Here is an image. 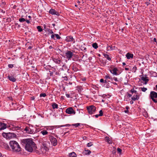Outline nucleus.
Here are the masks:
<instances>
[{
    "label": "nucleus",
    "mask_w": 157,
    "mask_h": 157,
    "mask_svg": "<svg viewBox=\"0 0 157 157\" xmlns=\"http://www.w3.org/2000/svg\"><path fill=\"white\" fill-rule=\"evenodd\" d=\"M55 36V34H52L51 35V38H52V39H53L55 40V39H54Z\"/></svg>",
    "instance_id": "obj_47"
},
{
    "label": "nucleus",
    "mask_w": 157,
    "mask_h": 157,
    "mask_svg": "<svg viewBox=\"0 0 157 157\" xmlns=\"http://www.w3.org/2000/svg\"><path fill=\"white\" fill-rule=\"evenodd\" d=\"M44 30H45V31H48L49 29V26H48L46 25H44Z\"/></svg>",
    "instance_id": "obj_24"
},
{
    "label": "nucleus",
    "mask_w": 157,
    "mask_h": 157,
    "mask_svg": "<svg viewBox=\"0 0 157 157\" xmlns=\"http://www.w3.org/2000/svg\"><path fill=\"white\" fill-rule=\"evenodd\" d=\"M110 71L113 75H118V74L117 72V71H118V70L117 67H115L113 69V70H110Z\"/></svg>",
    "instance_id": "obj_12"
},
{
    "label": "nucleus",
    "mask_w": 157,
    "mask_h": 157,
    "mask_svg": "<svg viewBox=\"0 0 157 157\" xmlns=\"http://www.w3.org/2000/svg\"><path fill=\"white\" fill-rule=\"evenodd\" d=\"M21 144L25 147L26 150L29 152H32L33 150L37 148L36 144L32 139H23L21 140Z\"/></svg>",
    "instance_id": "obj_1"
},
{
    "label": "nucleus",
    "mask_w": 157,
    "mask_h": 157,
    "mask_svg": "<svg viewBox=\"0 0 157 157\" xmlns=\"http://www.w3.org/2000/svg\"><path fill=\"white\" fill-rule=\"evenodd\" d=\"M36 28L39 32H41L43 31V29L40 26H37Z\"/></svg>",
    "instance_id": "obj_29"
},
{
    "label": "nucleus",
    "mask_w": 157,
    "mask_h": 157,
    "mask_svg": "<svg viewBox=\"0 0 157 157\" xmlns=\"http://www.w3.org/2000/svg\"><path fill=\"white\" fill-rule=\"evenodd\" d=\"M73 55V54L72 52L70 51H67V52L65 53V56L68 59H71Z\"/></svg>",
    "instance_id": "obj_11"
},
{
    "label": "nucleus",
    "mask_w": 157,
    "mask_h": 157,
    "mask_svg": "<svg viewBox=\"0 0 157 157\" xmlns=\"http://www.w3.org/2000/svg\"><path fill=\"white\" fill-rule=\"evenodd\" d=\"M105 78L106 79H110L111 81H113V78H112L111 77L109 76V75H105Z\"/></svg>",
    "instance_id": "obj_30"
},
{
    "label": "nucleus",
    "mask_w": 157,
    "mask_h": 157,
    "mask_svg": "<svg viewBox=\"0 0 157 157\" xmlns=\"http://www.w3.org/2000/svg\"><path fill=\"white\" fill-rule=\"evenodd\" d=\"M134 101L138 100L139 99V96L137 95H134L131 98Z\"/></svg>",
    "instance_id": "obj_20"
},
{
    "label": "nucleus",
    "mask_w": 157,
    "mask_h": 157,
    "mask_svg": "<svg viewBox=\"0 0 157 157\" xmlns=\"http://www.w3.org/2000/svg\"><path fill=\"white\" fill-rule=\"evenodd\" d=\"M88 113L90 114H93L96 111V108L93 105L87 107Z\"/></svg>",
    "instance_id": "obj_4"
},
{
    "label": "nucleus",
    "mask_w": 157,
    "mask_h": 157,
    "mask_svg": "<svg viewBox=\"0 0 157 157\" xmlns=\"http://www.w3.org/2000/svg\"><path fill=\"white\" fill-rule=\"evenodd\" d=\"M147 78V77H142L141 78V79L144 82V83L145 84H146L149 80Z\"/></svg>",
    "instance_id": "obj_19"
},
{
    "label": "nucleus",
    "mask_w": 157,
    "mask_h": 157,
    "mask_svg": "<svg viewBox=\"0 0 157 157\" xmlns=\"http://www.w3.org/2000/svg\"><path fill=\"white\" fill-rule=\"evenodd\" d=\"M69 156L70 157H76V154L75 152H73L69 154Z\"/></svg>",
    "instance_id": "obj_23"
},
{
    "label": "nucleus",
    "mask_w": 157,
    "mask_h": 157,
    "mask_svg": "<svg viewBox=\"0 0 157 157\" xmlns=\"http://www.w3.org/2000/svg\"><path fill=\"white\" fill-rule=\"evenodd\" d=\"M71 124H65V125H61V126H60L59 127H64V126H71Z\"/></svg>",
    "instance_id": "obj_42"
},
{
    "label": "nucleus",
    "mask_w": 157,
    "mask_h": 157,
    "mask_svg": "<svg viewBox=\"0 0 157 157\" xmlns=\"http://www.w3.org/2000/svg\"><path fill=\"white\" fill-rule=\"evenodd\" d=\"M52 106L53 109H57L58 108V105L55 102L52 103Z\"/></svg>",
    "instance_id": "obj_21"
},
{
    "label": "nucleus",
    "mask_w": 157,
    "mask_h": 157,
    "mask_svg": "<svg viewBox=\"0 0 157 157\" xmlns=\"http://www.w3.org/2000/svg\"><path fill=\"white\" fill-rule=\"evenodd\" d=\"M145 3L146 4L147 6H148L150 4V3L148 2H146Z\"/></svg>",
    "instance_id": "obj_62"
},
{
    "label": "nucleus",
    "mask_w": 157,
    "mask_h": 157,
    "mask_svg": "<svg viewBox=\"0 0 157 157\" xmlns=\"http://www.w3.org/2000/svg\"><path fill=\"white\" fill-rule=\"evenodd\" d=\"M43 135H45L47 134L48 133V132L46 130H43L40 132Z\"/></svg>",
    "instance_id": "obj_26"
},
{
    "label": "nucleus",
    "mask_w": 157,
    "mask_h": 157,
    "mask_svg": "<svg viewBox=\"0 0 157 157\" xmlns=\"http://www.w3.org/2000/svg\"><path fill=\"white\" fill-rule=\"evenodd\" d=\"M113 78V80L114 79L116 81H118L116 77H114Z\"/></svg>",
    "instance_id": "obj_48"
},
{
    "label": "nucleus",
    "mask_w": 157,
    "mask_h": 157,
    "mask_svg": "<svg viewBox=\"0 0 157 157\" xmlns=\"http://www.w3.org/2000/svg\"><path fill=\"white\" fill-rule=\"evenodd\" d=\"M49 138L50 141L53 146H56L57 145V139L53 136L49 135Z\"/></svg>",
    "instance_id": "obj_5"
},
{
    "label": "nucleus",
    "mask_w": 157,
    "mask_h": 157,
    "mask_svg": "<svg viewBox=\"0 0 157 157\" xmlns=\"http://www.w3.org/2000/svg\"><path fill=\"white\" fill-rule=\"evenodd\" d=\"M26 20L24 18H21L19 19V21L21 22H23L25 21Z\"/></svg>",
    "instance_id": "obj_35"
},
{
    "label": "nucleus",
    "mask_w": 157,
    "mask_h": 157,
    "mask_svg": "<svg viewBox=\"0 0 157 157\" xmlns=\"http://www.w3.org/2000/svg\"><path fill=\"white\" fill-rule=\"evenodd\" d=\"M125 108L127 110H128V109H129V107L128 106H126L125 107Z\"/></svg>",
    "instance_id": "obj_57"
},
{
    "label": "nucleus",
    "mask_w": 157,
    "mask_h": 157,
    "mask_svg": "<svg viewBox=\"0 0 157 157\" xmlns=\"http://www.w3.org/2000/svg\"><path fill=\"white\" fill-rule=\"evenodd\" d=\"M24 130L28 134H32L33 133L34 131L30 126H26L24 129Z\"/></svg>",
    "instance_id": "obj_9"
},
{
    "label": "nucleus",
    "mask_w": 157,
    "mask_h": 157,
    "mask_svg": "<svg viewBox=\"0 0 157 157\" xmlns=\"http://www.w3.org/2000/svg\"><path fill=\"white\" fill-rule=\"evenodd\" d=\"M126 56L127 59H129L131 58L132 59L133 58V54H131L128 52L126 55Z\"/></svg>",
    "instance_id": "obj_18"
},
{
    "label": "nucleus",
    "mask_w": 157,
    "mask_h": 157,
    "mask_svg": "<svg viewBox=\"0 0 157 157\" xmlns=\"http://www.w3.org/2000/svg\"><path fill=\"white\" fill-rule=\"evenodd\" d=\"M5 146V148L7 150H10V148L9 146V145L8 144H6Z\"/></svg>",
    "instance_id": "obj_40"
},
{
    "label": "nucleus",
    "mask_w": 157,
    "mask_h": 157,
    "mask_svg": "<svg viewBox=\"0 0 157 157\" xmlns=\"http://www.w3.org/2000/svg\"><path fill=\"white\" fill-rule=\"evenodd\" d=\"M55 36L57 39H59L61 38V37L58 34H55Z\"/></svg>",
    "instance_id": "obj_43"
},
{
    "label": "nucleus",
    "mask_w": 157,
    "mask_h": 157,
    "mask_svg": "<svg viewBox=\"0 0 157 157\" xmlns=\"http://www.w3.org/2000/svg\"><path fill=\"white\" fill-rule=\"evenodd\" d=\"M124 112L126 113H128L129 112L128 110H124Z\"/></svg>",
    "instance_id": "obj_56"
},
{
    "label": "nucleus",
    "mask_w": 157,
    "mask_h": 157,
    "mask_svg": "<svg viewBox=\"0 0 157 157\" xmlns=\"http://www.w3.org/2000/svg\"><path fill=\"white\" fill-rule=\"evenodd\" d=\"M8 66L9 68H12L13 67V65L12 64H9L8 65Z\"/></svg>",
    "instance_id": "obj_44"
},
{
    "label": "nucleus",
    "mask_w": 157,
    "mask_h": 157,
    "mask_svg": "<svg viewBox=\"0 0 157 157\" xmlns=\"http://www.w3.org/2000/svg\"><path fill=\"white\" fill-rule=\"evenodd\" d=\"M10 145L13 151L19 152L21 151V148L18 143L15 141H10L9 142Z\"/></svg>",
    "instance_id": "obj_2"
},
{
    "label": "nucleus",
    "mask_w": 157,
    "mask_h": 157,
    "mask_svg": "<svg viewBox=\"0 0 157 157\" xmlns=\"http://www.w3.org/2000/svg\"><path fill=\"white\" fill-rule=\"evenodd\" d=\"M81 49L82 51H86V48L83 47Z\"/></svg>",
    "instance_id": "obj_46"
},
{
    "label": "nucleus",
    "mask_w": 157,
    "mask_h": 157,
    "mask_svg": "<svg viewBox=\"0 0 157 157\" xmlns=\"http://www.w3.org/2000/svg\"><path fill=\"white\" fill-rule=\"evenodd\" d=\"M130 102L131 104H133V101L132 100L130 101Z\"/></svg>",
    "instance_id": "obj_58"
},
{
    "label": "nucleus",
    "mask_w": 157,
    "mask_h": 157,
    "mask_svg": "<svg viewBox=\"0 0 157 157\" xmlns=\"http://www.w3.org/2000/svg\"><path fill=\"white\" fill-rule=\"evenodd\" d=\"M105 140L106 142L108 143L109 144L111 143V140L108 137H105Z\"/></svg>",
    "instance_id": "obj_27"
},
{
    "label": "nucleus",
    "mask_w": 157,
    "mask_h": 157,
    "mask_svg": "<svg viewBox=\"0 0 157 157\" xmlns=\"http://www.w3.org/2000/svg\"><path fill=\"white\" fill-rule=\"evenodd\" d=\"M6 128V124L2 123L0 122V130H3Z\"/></svg>",
    "instance_id": "obj_15"
},
{
    "label": "nucleus",
    "mask_w": 157,
    "mask_h": 157,
    "mask_svg": "<svg viewBox=\"0 0 157 157\" xmlns=\"http://www.w3.org/2000/svg\"><path fill=\"white\" fill-rule=\"evenodd\" d=\"M127 94H128V96H127V97L128 96L129 97H130L132 96V94H129V93H127Z\"/></svg>",
    "instance_id": "obj_49"
},
{
    "label": "nucleus",
    "mask_w": 157,
    "mask_h": 157,
    "mask_svg": "<svg viewBox=\"0 0 157 157\" xmlns=\"http://www.w3.org/2000/svg\"><path fill=\"white\" fill-rule=\"evenodd\" d=\"M95 116L96 118H98L99 116H100L99 115V114H96L95 115Z\"/></svg>",
    "instance_id": "obj_59"
},
{
    "label": "nucleus",
    "mask_w": 157,
    "mask_h": 157,
    "mask_svg": "<svg viewBox=\"0 0 157 157\" xmlns=\"http://www.w3.org/2000/svg\"><path fill=\"white\" fill-rule=\"evenodd\" d=\"M66 113L70 114H75V112L71 107H69L66 109Z\"/></svg>",
    "instance_id": "obj_8"
},
{
    "label": "nucleus",
    "mask_w": 157,
    "mask_h": 157,
    "mask_svg": "<svg viewBox=\"0 0 157 157\" xmlns=\"http://www.w3.org/2000/svg\"><path fill=\"white\" fill-rule=\"evenodd\" d=\"M52 58L53 61L56 63L60 64L61 62V60L59 58H58L57 59L54 57H52Z\"/></svg>",
    "instance_id": "obj_13"
},
{
    "label": "nucleus",
    "mask_w": 157,
    "mask_h": 157,
    "mask_svg": "<svg viewBox=\"0 0 157 157\" xmlns=\"http://www.w3.org/2000/svg\"><path fill=\"white\" fill-rule=\"evenodd\" d=\"M100 81L101 82H104V80L103 79L101 78L100 79Z\"/></svg>",
    "instance_id": "obj_50"
},
{
    "label": "nucleus",
    "mask_w": 157,
    "mask_h": 157,
    "mask_svg": "<svg viewBox=\"0 0 157 157\" xmlns=\"http://www.w3.org/2000/svg\"><path fill=\"white\" fill-rule=\"evenodd\" d=\"M93 143L92 142H90L87 144V147H90L93 145Z\"/></svg>",
    "instance_id": "obj_33"
},
{
    "label": "nucleus",
    "mask_w": 157,
    "mask_h": 157,
    "mask_svg": "<svg viewBox=\"0 0 157 157\" xmlns=\"http://www.w3.org/2000/svg\"><path fill=\"white\" fill-rule=\"evenodd\" d=\"M4 134H5L6 138H8L9 139H10L13 137H15L16 136V135L13 133H5Z\"/></svg>",
    "instance_id": "obj_7"
},
{
    "label": "nucleus",
    "mask_w": 157,
    "mask_h": 157,
    "mask_svg": "<svg viewBox=\"0 0 157 157\" xmlns=\"http://www.w3.org/2000/svg\"><path fill=\"white\" fill-rule=\"evenodd\" d=\"M49 13L52 14L56 15L57 16L59 15V13L57 12L54 9H51L50 10Z\"/></svg>",
    "instance_id": "obj_14"
},
{
    "label": "nucleus",
    "mask_w": 157,
    "mask_h": 157,
    "mask_svg": "<svg viewBox=\"0 0 157 157\" xmlns=\"http://www.w3.org/2000/svg\"><path fill=\"white\" fill-rule=\"evenodd\" d=\"M104 56L105 57V58H106L107 59L109 60H111V58L109 57V55L106 54H104Z\"/></svg>",
    "instance_id": "obj_28"
},
{
    "label": "nucleus",
    "mask_w": 157,
    "mask_h": 157,
    "mask_svg": "<svg viewBox=\"0 0 157 157\" xmlns=\"http://www.w3.org/2000/svg\"><path fill=\"white\" fill-rule=\"evenodd\" d=\"M125 70L127 71V70H129V68H128L125 67Z\"/></svg>",
    "instance_id": "obj_64"
},
{
    "label": "nucleus",
    "mask_w": 157,
    "mask_h": 157,
    "mask_svg": "<svg viewBox=\"0 0 157 157\" xmlns=\"http://www.w3.org/2000/svg\"><path fill=\"white\" fill-rule=\"evenodd\" d=\"M66 95L67 98H69L70 97V95L69 94H66Z\"/></svg>",
    "instance_id": "obj_54"
},
{
    "label": "nucleus",
    "mask_w": 157,
    "mask_h": 157,
    "mask_svg": "<svg viewBox=\"0 0 157 157\" xmlns=\"http://www.w3.org/2000/svg\"><path fill=\"white\" fill-rule=\"evenodd\" d=\"M61 69L62 70H67V71H68L69 70V69H67V67L65 65L63 66V67L62 68H61Z\"/></svg>",
    "instance_id": "obj_31"
},
{
    "label": "nucleus",
    "mask_w": 157,
    "mask_h": 157,
    "mask_svg": "<svg viewBox=\"0 0 157 157\" xmlns=\"http://www.w3.org/2000/svg\"><path fill=\"white\" fill-rule=\"evenodd\" d=\"M137 70V67L135 66H134L132 69V72H135Z\"/></svg>",
    "instance_id": "obj_32"
},
{
    "label": "nucleus",
    "mask_w": 157,
    "mask_h": 157,
    "mask_svg": "<svg viewBox=\"0 0 157 157\" xmlns=\"http://www.w3.org/2000/svg\"><path fill=\"white\" fill-rule=\"evenodd\" d=\"M41 151L42 152L43 154H44L46 153V151H48V148L46 146V144H43V145L41 147Z\"/></svg>",
    "instance_id": "obj_6"
},
{
    "label": "nucleus",
    "mask_w": 157,
    "mask_h": 157,
    "mask_svg": "<svg viewBox=\"0 0 157 157\" xmlns=\"http://www.w3.org/2000/svg\"><path fill=\"white\" fill-rule=\"evenodd\" d=\"M140 88L141 91L144 92H145L147 90V88L145 87H141Z\"/></svg>",
    "instance_id": "obj_36"
},
{
    "label": "nucleus",
    "mask_w": 157,
    "mask_h": 157,
    "mask_svg": "<svg viewBox=\"0 0 157 157\" xmlns=\"http://www.w3.org/2000/svg\"><path fill=\"white\" fill-rule=\"evenodd\" d=\"M91 153V151L89 150H86L84 149V151L83 152V154L84 155H89Z\"/></svg>",
    "instance_id": "obj_17"
},
{
    "label": "nucleus",
    "mask_w": 157,
    "mask_h": 157,
    "mask_svg": "<svg viewBox=\"0 0 157 157\" xmlns=\"http://www.w3.org/2000/svg\"><path fill=\"white\" fill-rule=\"evenodd\" d=\"M110 82V81H109V80H108V81H107V80H105V81L104 80V83H106L107 82Z\"/></svg>",
    "instance_id": "obj_51"
},
{
    "label": "nucleus",
    "mask_w": 157,
    "mask_h": 157,
    "mask_svg": "<svg viewBox=\"0 0 157 157\" xmlns=\"http://www.w3.org/2000/svg\"><path fill=\"white\" fill-rule=\"evenodd\" d=\"M117 151L118 153H119L120 154H121L122 150L121 149L119 148H117Z\"/></svg>",
    "instance_id": "obj_38"
},
{
    "label": "nucleus",
    "mask_w": 157,
    "mask_h": 157,
    "mask_svg": "<svg viewBox=\"0 0 157 157\" xmlns=\"http://www.w3.org/2000/svg\"><path fill=\"white\" fill-rule=\"evenodd\" d=\"M92 47L95 49H97L98 47V44L96 43H93L92 44Z\"/></svg>",
    "instance_id": "obj_25"
},
{
    "label": "nucleus",
    "mask_w": 157,
    "mask_h": 157,
    "mask_svg": "<svg viewBox=\"0 0 157 157\" xmlns=\"http://www.w3.org/2000/svg\"><path fill=\"white\" fill-rule=\"evenodd\" d=\"M153 40H154V41L155 42H157V40H156V38H154V39H153Z\"/></svg>",
    "instance_id": "obj_55"
},
{
    "label": "nucleus",
    "mask_w": 157,
    "mask_h": 157,
    "mask_svg": "<svg viewBox=\"0 0 157 157\" xmlns=\"http://www.w3.org/2000/svg\"><path fill=\"white\" fill-rule=\"evenodd\" d=\"M65 40L68 42H73V43H75V40L71 36H67L66 37Z\"/></svg>",
    "instance_id": "obj_10"
},
{
    "label": "nucleus",
    "mask_w": 157,
    "mask_h": 157,
    "mask_svg": "<svg viewBox=\"0 0 157 157\" xmlns=\"http://www.w3.org/2000/svg\"><path fill=\"white\" fill-rule=\"evenodd\" d=\"M130 92L132 93V94H133V93H137V91L136 90H135L134 89H132L130 90Z\"/></svg>",
    "instance_id": "obj_39"
},
{
    "label": "nucleus",
    "mask_w": 157,
    "mask_h": 157,
    "mask_svg": "<svg viewBox=\"0 0 157 157\" xmlns=\"http://www.w3.org/2000/svg\"><path fill=\"white\" fill-rule=\"evenodd\" d=\"M99 115L100 116H103V113L102 110H101L99 111Z\"/></svg>",
    "instance_id": "obj_41"
},
{
    "label": "nucleus",
    "mask_w": 157,
    "mask_h": 157,
    "mask_svg": "<svg viewBox=\"0 0 157 157\" xmlns=\"http://www.w3.org/2000/svg\"><path fill=\"white\" fill-rule=\"evenodd\" d=\"M46 96V94L45 93H41L40 94V97H44Z\"/></svg>",
    "instance_id": "obj_37"
},
{
    "label": "nucleus",
    "mask_w": 157,
    "mask_h": 157,
    "mask_svg": "<svg viewBox=\"0 0 157 157\" xmlns=\"http://www.w3.org/2000/svg\"><path fill=\"white\" fill-rule=\"evenodd\" d=\"M115 47H112L111 46H108L107 47V49L108 51L112 50L114 49Z\"/></svg>",
    "instance_id": "obj_22"
},
{
    "label": "nucleus",
    "mask_w": 157,
    "mask_h": 157,
    "mask_svg": "<svg viewBox=\"0 0 157 157\" xmlns=\"http://www.w3.org/2000/svg\"><path fill=\"white\" fill-rule=\"evenodd\" d=\"M112 153L113 154H115L116 153V151L115 150H113V151H112Z\"/></svg>",
    "instance_id": "obj_60"
},
{
    "label": "nucleus",
    "mask_w": 157,
    "mask_h": 157,
    "mask_svg": "<svg viewBox=\"0 0 157 157\" xmlns=\"http://www.w3.org/2000/svg\"><path fill=\"white\" fill-rule=\"evenodd\" d=\"M80 124V123H76L75 124H72L71 125L75 126L76 127H78L79 126Z\"/></svg>",
    "instance_id": "obj_34"
},
{
    "label": "nucleus",
    "mask_w": 157,
    "mask_h": 157,
    "mask_svg": "<svg viewBox=\"0 0 157 157\" xmlns=\"http://www.w3.org/2000/svg\"><path fill=\"white\" fill-rule=\"evenodd\" d=\"M150 98L155 103H157V93L154 91H151L149 95Z\"/></svg>",
    "instance_id": "obj_3"
},
{
    "label": "nucleus",
    "mask_w": 157,
    "mask_h": 157,
    "mask_svg": "<svg viewBox=\"0 0 157 157\" xmlns=\"http://www.w3.org/2000/svg\"><path fill=\"white\" fill-rule=\"evenodd\" d=\"M26 21V22L28 24H29L30 23V21L29 20H26V21Z\"/></svg>",
    "instance_id": "obj_53"
},
{
    "label": "nucleus",
    "mask_w": 157,
    "mask_h": 157,
    "mask_svg": "<svg viewBox=\"0 0 157 157\" xmlns=\"http://www.w3.org/2000/svg\"><path fill=\"white\" fill-rule=\"evenodd\" d=\"M49 48L50 49H52V48H53L52 47V46H49Z\"/></svg>",
    "instance_id": "obj_61"
},
{
    "label": "nucleus",
    "mask_w": 157,
    "mask_h": 157,
    "mask_svg": "<svg viewBox=\"0 0 157 157\" xmlns=\"http://www.w3.org/2000/svg\"><path fill=\"white\" fill-rule=\"evenodd\" d=\"M48 32L49 33H50L51 34H53L54 33L52 31V30H51L50 29H49V30L48 31Z\"/></svg>",
    "instance_id": "obj_45"
},
{
    "label": "nucleus",
    "mask_w": 157,
    "mask_h": 157,
    "mask_svg": "<svg viewBox=\"0 0 157 157\" xmlns=\"http://www.w3.org/2000/svg\"><path fill=\"white\" fill-rule=\"evenodd\" d=\"M0 11H1V12H2V13H5V11H3L2 9H0Z\"/></svg>",
    "instance_id": "obj_52"
},
{
    "label": "nucleus",
    "mask_w": 157,
    "mask_h": 157,
    "mask_svg": "<svg viewBox=\"0 0 157 157\" xmlns=\"http://www.w3.org/2000/svg\"><path fill=\"white\" fill-rule=\"evenodd\" d=\"M111 82L113 83L114 85H117V84L116 82Z\"/></svg>",
    "instance_id": "obj_63"
},
{
    "label": "nucleus",
    "mask_w": 157,
    "mask_h": 157,
    "mask_svg": "<svg viewBox=\"0 0 157 157\" xmlns=\"http://www.w3.org/2000/svg\"><path fill=\"white\" fill-rule=\"evenodd\" d=\"M7 77L10 81L13 82H15L16 80V79L13 76H12V75H9Z\"/></svg>",
    "instance_id": "obj_16"
}]
</instances>
